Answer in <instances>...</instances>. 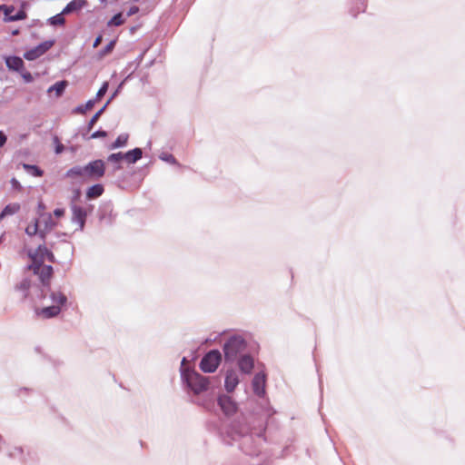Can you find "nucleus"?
<instances>
[{"label":"nucleus","instance_id":"1","mask_svg":"<svg viewBox=\"0 0 465 465\" xmlns=\"http://www.w3.org/2000/svg\"><path fill=\"white\" fill-rule=\"evenodd\" d=\"M217 404L226 417H231L226 430L221 435L223 441L236 446L248 456H258L265 443H274L271 437L276 424V411L268 403L248 401L242 407L230 395L222 393Z\"/></svg>","mask_w":465,"mask_h":465},{"label":"nucleus","instance_id":"2","mask_svg":"<svg viewBox=\"0 0 465 465\" xmlns=\"http://www.w3.org/2000/svg\"><path fill=\"white\" fill-rule=\"evenodd\" d=\"M38 277L39 282L35 283V299L44 301L47 297L52 304L42 308H35V312L38 317L49 320L57 317L64 310L67 309L68 298L60 290L51 288V279L54 275V268L50 264L33 272Z\"/></svg>","mask_w":465,"mask_h":465},{"label":"nucleus","instance_id":"3","mask_svg":"<svg viewBox=\"0 0 465 465\" xmlns=\"http://www.w3.org/2000/svg\"><path fill=\"white\" fill-rule=\"evenodd\" d=\"M186 361V358L183 357L181 361L180 372L183 382L194 394L206 391L210 384L209 378L200 374L193 369L185 367Z\"/></svg>","mask_w":465,"mask_h":465},{"label":"nucleus","instance_id":"4","mask_svg":"<svg viewBox=\"0 0 465 465\" xmlns=\"http://www.w3.org/2000/svg\"><path fill=\"white\" fill-rule=\"evenodd\" d=\"M105 173V163L102 159H96L89 162L87 164L81 166L75 165L68 169L65 177L98 180Z\"/></svg>","mask_w":465,"mask_h":465},{"label":"nucleus","instance_id":"5","mask_svg":"<svg viewBox=\"0 0 465 465\" xmlns=\"http://www.w3.org/2000/svg\"><path fill=\"white\" fill-rule=\"evenodd\" d=\"M248 351V342L241 334H232L229 336L223 345V353L226 363H232Z\"/></svg>","mask_w":465,"mask_h":465},{"label":"nucleus","instance_id":"6","mask_svg":"<svg viewBox=\"0 0 465 465\" xmlns=\"http://www.w3.org/2000/svg\"><path fill=\"white\" fill-rule=\"evenodd\" d=\"M223 354L218 349H212L202 358L199 367L204 373H213L221 364Z\"/></svg>","mask_w":465,"mask_h":465},{"label":"nucleus","instance_id":"7","mask_svg":"<svg viewBox=\"0 0 465 465\" xmlns=\"http://www.w3.org/2000/svg\"><path fill=\"white\" fill-rule=\"evenodd\" d=\"M266 382H267V374L264 371H261L254 374L252 380V389L253 393L261 399L259 403H268L270 402L268 399H266ZM258 402V401H256Z\"/></svg>","mask_w":465,"mask_h":465},{"label":"nucleus","instance_id":"8","mask_svg":"<svg viewBox=\"0 0 465 465\" xmlns=\"http://www.w3.org/2000/svg\"><path fill=\"white\" fill-rule=\"evenodd\" d=\"M55 41L53 39L44 41L35 45V47L25 51L23 56L27 61L36 60L37 58L45 54L49 49H51Z\"/></svg>","mask_w":465,"mask_h":465},{"label":"nucleus","instance_id":"9","mask_svg":"<svg viewBox=\"0 0 465 465\" xmlns=\"http://www.w3.org/2000/svg\"><path fill=\"white\" fill-rule=\"evenodd\" d=\"M14 11L15 6L12 5H0V12L4 14L3 21L5 23L21 21L27 17V13L23 8H19V10L13 15Z\"/></svg>","mask_w":465,"mask_h":465},{"label":"nucleus","instance_id":"10","mask_svg":"<svg viewBox=\"0 0 465 465\" xmlns=\"http://www.w3.org/2000/svg\"><path fill=\"white\" fill-rule=\"evenodd\" d=\"M235 361L242 374L250 375L252 373L255 367V361L254 357L249 351L243 353Z\"/></svg>","mask_w":465,"mask_h":465},{"label":"nucleus","instance_id":"11","mask_svg":"<svg viewBox=\"0 0 465 465\" xmlns=\"http://www.w3.org/2000/svg\"><path fill=\"white\" fill-rule=\"evenodd\" d=\"M35 283L28 278H24L19 283L15 286V290L23 293V299H35Z\"/></svg>","mask_w":465,"mask_h":465},{"label":"nucleus","instance_id":"12","mask_svg":"<svg viewBox=\"0 0 465 465\" xmlns=\"http://www.w3.org/2000/svg\"><path fill=\"white\" fill-rule=\"evenodd\" d=\"M72 210V223H77L79 230L83 231L86 223L87 213L86 211L76 204L71 205Z\"/></svg>","mask_w":465,"mask_h":465},{"label":"nucleus","instance_id":"13","mask_svg":"<svg viewBox=\"0 0 465 465\" xmlns=\"http://www.w3.org/2000/svg\"><path fill=\"white\" fill-rule=\"evenodd\" d=\"M240 383L239 376L234 369H228L224 377V389L228 393L235 391Z\"/></svg>","mask_w":465,"mask_h":465},{"label":"nucleus","instance_id":"14","mask_svg":"<svg viewBox=\"0 0 465 465\" xmlns=\"http://www.w3.org/2000/svg\"><path fill=\"white\" fill-rule=\"evenodd\" d=\"M25 448L21 446L15 445H5L2 449V451L5 452V455L11 460L19 461L21 463L22 457H24Z\"/></svg>","mask_w":465,"mask_h":465},{"label":"nucleus","instance_id":"15","mask_svg":"<svg viewBox=\"0 0 465 465\" xmlns=\"http://www.w3.org/2000/svg\"><path fill=\"white\" fill-rule=\"evenodd\" d=\"M44 218V228H39V239L45 242L47 234L57 225V223L53 220L51 213L40 214Z\"/></svg>","mask_w":465,"mask_h":465},{"label":"nucleus","instance_id":"16","mask_svg":"<svg viewBox=\"0 0 465 465\" xmlns=\"http://www.w3.org/2000/svg\"><path fill=\"white\" fill-rule=\"evenodd\" d=\"M5 63L10 71L16 73L23 71L25 67L23 59L20 56L15 54L5 56Z\"/></svg>","mask_w":465,"mask_h":465},{"label":"nucleus","instance_id":"17","mask_svg":"<svg viewBox=\"0 0 465 465\" xmlns=\"http://www.w3.org/2000/svg\"><path fill=\"white\" fill-rule=\"evenodd\" d=\"M116 214L114 213V205L111 201L104 203L99 208V219L101 221L108 220L112 223Z\"/></svg>","mask_w":465,"mask_h":465},{"label":"nucleus","instance_id":"18","mask_svg":"<svg viewBox=\"0 0 465 465\" xmlns=\"http://www.w3.org/2000/svg\"><path fill=\"white\" fill-rule=\"evenodd\" d=\"M87 5V0H72L63 8V15H68L74 13H79L83 8L86 7Z\"/></svg>","mask_w":465,"mask_h":465},{"label":"nucleus","instance_id":"19","mask_svg":"<svg viewBox=\"0 0 465 465\" xmlns=\"http://www.w3.org/2000/svg\"><path fill=\"white\" fill-rule=\"evenodd\" d=\"M27 256L32 260V262L26 265L25 270L35 272V270L36 271L45 265L44 264L43 256L39 255L35 250H29Z\"/></svg>","mask_w":465,"mask_h":465},{"label":"nucleus","instance_id":"20","mask_svg":"<svg viewBox=\"0 0 465 465\" xmlns=\"http://www.w3.org/2000/svg\"><path fill=\"white\" fill-rule=\"evenodd\" d=\"M123 156L128 164H134L143 157V150L139 147H135L124 153Z\"/></svg>","mask_w":465,"mask_h":465},{"label":"nucleus","instance_id":"21","mask_svg":"<svg viewBox=\"0 0 465 465\" xmlns=\"http://www.w3.org/2000/svg\"><path fill=\"white\" fill-rule=\"evenodd\" d=\"M24 457H22L21 464L23 465H37L38 463V455L37 453L31 450L30 448H25Z\"/></svg>","mask_w":465,"mask_h":465},{"label":"nucleus","instance_id":"22","mask_svg":"<svg viewBox=\"0 0 465 465\" xmlns=\"http://www.w3.org/2000/svg\"><path fill=\"white\" fill-rule=\"evenodd\" d=\"M104 192V185L101 183H95L87 188L85 197L87 200H92L101 196Z\"/></svg>","mask_w":465,"mask_h":465},{"label":"nucleus","instance_id":"23","mask_svg":"<svg viewBox=\"0 0 465 465\" xmlns=\"http://www.w3.org/2000/svg\"><path fill=\"white\" fill-rule=\"evenodd\" d=\"M35 251L39 255L43 256L44 261L46 259L51 263H54L56 262L54 254L47 248L45 242L39 244Z\"/></svg>","mask_w":465,"mask_h":465},{"label":"nucleus","instance_id":"24","mask_svg":"<svg viewBox=\"0 0 465 465\" xmlns=\"http://www.w3.org/2000/svg\"><path fill=\"white\" fill-rule=\"evenodd\" d=\"M123 154H124L123 152H118V153H111L108 155L107 161L109 163H114L113 173H114L116 171L121 170L123 168L122 164H121V162L124 160Z\"/></svg>","mask_w":465,"mask_h":465},{"label":"nucleus","instance_id":"25","mask_svg":"<svg viewBox=\"0 0 465 465\" xmlns=\"http://www.w3.org/2000/svg\"><path fill=\"white\" fill-rule=\"evenodd\" d=\"M20 208L21 205L18 203H8L4 207V209L0 213V221L5 218L6 216L15 214L16 213L19 212Z\"/></svg>","mask_w":465,"mask_h":465},{"label":"nucleus","instance_id":"26","mask_svg":"<svg viewBox=\"0 0 465 465\" xmlns=\"http://www.w3.org/2000/svg\"><path fill=\"white\" fill-rule=\"evenodd\" d=\"M367 0H352L350 13L356 17L360 13L365 12Z\"/></svg>","mask_w":465,"mask_h":465},{"label":"nucleus","instance_id":"27","mask_svg":"<svg viewBox=\"0 0 465 465\" xmlns=\"http://www.w3.org/2000/svg\"><path fill=\"white\" fill-rule=\"evenodd\" d=\"M67 84L65 80L57 81L47 89V93L54 92L55 95L59 97L64 93Z\"/></svg>","mask_w":465,"mask_h":465},{"label":"nucleus","instance_id":"28","mask_svg":"<svg viewBox=\"0 0 465 465\" xmlns=\"http://www.w3.org/2000/svg\"><path fill=\"white\" fill-rule=\"evenodd\" d=\"M128 138H129V135L127 134H119L117 136V138L114 140V142H113L110 144L109 149L114 150V149L124 147L127 144Z\"/></svg>","mask_w":465,"mask_h":465},{"label":"nucleus","instance_id":"29","mask_svg":"<svg viewBox=\"0 0 465 465\" xmlns=\"http://www.w3.org/2000/svg\"><path fill=\"white\" fill-rule=\"evenodd\" d=\"M23 168L28 174L34 177H41L44 174V171L35 164L24 163Z\"/></svg>","mask_w":465,"mask_h":465},{"label":"nucleus","instance_id":"30","mask_svg":"<svg viewBox=\"0 0 465 465\" xmlns=\"http://www.w3.org/2000/svg\"><path fill=\"white\" fill-rule=\"evenodd\" d=\"M64 15H63V11H61L60 13L49 17L47 19V23L53 26H63L65 25Z\"/></svg>","mask_w":465,"mask_h":465},{"label":"nucleus","instance_id":"31","mask_svg":"<svg viewBox=\"0 0 465 465\" xmlns=\"http://www.w3.org/2000/svg\"><path fill=\"white\" fill-rule=\"evenodd\" d=\"M107 108V106H105V104H104L103 107H101L92 117L91 119L89 120L88 124H87V130L86 132L89 133L90 131H92V129L94 128V124L97 123V121L99 120V118L101 117V115L104 113L105 109Z\"/></svg>","mask_w":465,"mask_h":465},{"label":"nucleus","instance_id":"32","mask_svg":"<svg viewBox=\"0 0 465 465\" xmlns=\"http://www.w3.org/2000/svg\"><path fill=\"white\" fill-rule=\"evenodd\" d=\"M95 104V100H88L84 104H79L73 109V113L74 114H85L87 111L91 110Z\"/></svg>","mask_w":465,"mask_h":465},{"label":"nucleus","instance_id":"33","mask_svg":"<svg viewBox=\"0 0 465 465\" xmlns=\"http://www.w3.org/2000/svg\"><path fill=\"white\" fill-rule=\"evenodd\" d=\"M124 23H125V18L124 17L123 13L119 12V13H116L115 15H114L109 19V21L107 22V26L108 27L120 26Z\"/></svg>","mask_w":465,"mask_h":465},{"label":"nucleus","instance_id":"34","mask_svg":"<svg viewBox=\"0 0 465 465\" xmlns=\"http://www.w3.org/2000/svg\"><path fill=\"white\" fill-rule=\"evenodd\" d=\"M25 233L32 237V236H37L39 238V220L37 218H35L34 221H33V223L32 224H29L25 230Z\"/></svg>","mask_w":465,"mask_h":465},{"label":"nucleus","instance_id":"35","mask_svg":"<svg viewBox=\"0 0 465 465\" xmlns=\"http://www.w3.org/2000/svg\"><path fill=\"white\" fill-rule=\"evenodd\" d=\"M117 43V39L111 40L103 49L98 52V57L103 58L112 53Z\"/></svg>","mask_w":465,"mask_h":465},{"label":"nucleus","instance_id":"36","mask_svg":"<svg viewBox=\"0 0 465 465\" xmlns=\"http://www.w3.org/2000/svg\"><path fill=\"white\" fill-rule=\"evenodd\" d=\"M159 159L172 165L181 166V164L172 153L163 152L159 154Z\"/></svg>","mask_w":465,"mask_h":465},{"label":"nucleus","instance_id":"37","mask_svg":"<svg viewBox=\"0 0 465 465\" xmlns=\"http://www.w3.org/2000/svg\"><path fill=\"white\" fill-rule=\"evenodd\" d=\"M129 78V76H127L124 80H123L117 86V88L114 90V92L110 95V97L108 98V100L106 101L105 103V106H108V104L120 94V92L122 91L126 80Z\"/></svg>","mask_w":465,"mask_h":465},{"label":"nucleus","instance_id":"38","mask_svg":"<svg viewBox=\"0 0 465 465\" xmlns=\"http://www.w3.org/2000/svg\"><path fill=\"white\" fill-rule=\"evenodd\" d=\"M107 132L102 129L94 131L90 136L86 137L85 134H83V137L85 140L90 139H98V138H105L107 136Z\"/></svg>","mask_w":465,"mask_h":465},{"label":"nucleus","instance_id":"39","mask_svg":"<svg viewBox=\"0 0 465 465\" xmlns=\"http://www.w3.org/2000/svg\"><path fill=\"white\" fill-rule=\"evenodd\" d=\"M108 86H109V84L107 82L103 83V84L97 91L95 97L93 99V100H95V103L100 101L105 95V94L108 90Z\"/></svg>","mask_w":465,"mask_h":465},{"label":"nucleus","instance_id":"40","mask_svg":"<svg viewBox=\"0 0 465 465\" xmlns=\"http://www.w3.org/2000/svg\"><path fill=\"white\" fill-rule=\"evenodd\" d=\"M54 142L55 144L54 153L56 154H61L64 151V145L59 141L57 136L54 138Z\"/></svg>","mask_w":465,"mask_h":465},{"label":"nucleus","instance_id":"41","mask_svg":"<svg viewBox=\"0 0 465 465\" xmlns=\"http://www.w3.org/2000/svg\"><path fill=\"white\" fill-rule=\"evenodd\" d=\"M19 74L25 83L29 84L34 81V77H33L32 74L30 72L26 71L25 68L23 71L19 72Z\"/></svg>","mask_w":465,"mask_h":465},{"label":"nucleus","instance_id":"42","mask_svg":"<svg viewBox=\"0 0 465 465\" xmlns=\"http://www.w3.org/2000/svg\"><path fill=\"white\" fill-rule=\"evenodd\" d=\"M140 11L139 7L137 5H132L126 12V16H132L136 15Z\"/></svg>","mask_w":465,"mask_h":465},{"label":"nucleus","instance_id":"43","mask_svg":"<svg viewBox=\"0 0 465 465\" xmlns=\"http://www.w3.org/2000/svg\"><path fill=\"white\" fill-rule=\"evenodd\" d=\"M10 183L12 185V188L15 190L20 191L22 189L20 182L15 178H12Z\"/></svg>","mask_w":465,"mask_h":465},{"label":"nucleus","instance_id":"44","mask_svg":"<svg viewBox=\"0 0 465 465\" xmlns=\"http://www.w3.org/2000/svg\"><path fill=\"white\" fill-rule=\"evenodd\" d=\"M30 391H32L31 389L27 388V387H22L20 389L17 390L16 391V395L18 397H22L23 394H28Z\"/></svg>","mask_w":465,"mask_h":465},{"label":"nucleus","instance_id":"45","mask_svg":"<svg viewBox=\"0 0 465 465\" xmlns=\"http://www.w3.org/2000/svg\"><path fill=\"white\" fill-rule=\"evenodd\" d=\"M102 41H103V35H102V34H99V35L95 37V39H94V43H93V47H94V48L98 47V45L102 43Z\"/></svg>","mask_w":465,"mask_h":465},{"label":"nucleus","instance_id":"46","mask_svg":"<svg viewBox=\"0 0 465 465\" xmlns=\"http://www.w3.org/2000/svg\"><path fill=\"white\" fill-rule=\"evenodd\" d=\"M64 208H55L54 210V215L57 218H60L62 216H64Z\"/></svg>","mask_w":465,"mask_h":465},{"label":"nucleus","instance_id":"47","mask_svg":"<svg viewBox=\"0 0 465 465\" xmlns=\"http://www.w3.org/2000/svg\"><path fill=\"white\" fill-rule=\"evenodd\" d=\"M7 141V136L2 131H0V148L3 147Z\"/></svg>","mask_w":465,"mask_h":465},{"label":"nucleus","instance_id":"48","mask_svg":"<svg viewBox=\"0 0 465 465\" xmlns=\"http://www.w3.org/2000/svg\"><path fill=\"white\" fill-rule=\"evenodd\" d=\"M37 207H38L39 215L44 214L42 212L45 209V203L42 201H40L37 204Z\"/></svg>","mask_w":465,"mask_h":465},{"label":"nucleus","instance_id":"49","mask_svg":"<svg viewBox=\"0 0 465 465\" xmlns=\"http://www.w3.org/2000/svg\"><path fill=\"white\" fill-rule=\"evenodd\" d=\"M35 25H42V23L39 19L33 20L31 25H29V27L35 26Z\"/></svg>","mask_w":465,"mask_h":465},{"label":"nucleus","instance_id":"50","mask_svg":"<svg viewBox=\"0 0 465 465\" xmlns=\"http://www.w3.org/2000/svg\"><path fill=\"white\" fill-rule=\"evenodd\" d=\"M20 34V30L19 29H15L11 32V35L13 36H15V35H18Z\"/></svg>","mask_w":465,"mask_h":465},{"label":"nucleus","instance_id":"51","mask_svg":"<svg viewBox=\"0 0 465 465\" xmlns=\"http://www.w3.org/2000/svg\"><path fill=\"white\" fill-rule=\"evenodd\" d=\"M288 450H289V447H288V446H286V447L283 449V450H282V457H283V456H285V455L287 454Z\"/></svg>","mask_w":465,"mask_h":465},{"label":"nucleus","instance_id":"52","mask_svg":"<svg viewBox=\"0 0 465 465\" xmlns=\"http://www.w3.org/2000/svg\"><path fill=\"white\" fill-rule=\"evenodd\" d=\"M147 0H132L131 2L132 3H139V4H142V3H144L146 2Z\"/></svg>","mask_w":465,"mask_h":465},{"label":"nucleus","instance_id":"53","mask_svg":"<svg viewBox=\"0 0 465 465\" xmlns=\"http://www.w3.org/2000/svg\"><path fill=\"white\" fill-rule=\"evenodd\" d=\"M57 236H58V237H60V236H61V237L67 236V233H66V232H58V233H57Z\"/></svg>","mask_w":465,"mask_h":465},{"label":"nucleus","instance_id":"54","mask_svg":"<svg viewBox=\"0 0 465 465\" xmlns=\"http://www.w3.org/2000/svg\"><path fill=\"white\" fill-rule=\"evenodd\" d=\"M143 54H141L138 56L137 60H138L139 62H141V61L143 60Z\"/></svg>","mask_w":465,"mask_h":465},{"label":"nucleus","instance_id":"55","mask_svg":"<svg viewBox=\"0 0 465 465\" xmlns=\"http://www.w3.org/2000/svg\"><path fill=\"white\" fill-rule=\"evenodd\" d=\"M26 5H27V4H26L25 2H24V3L21 5L20 8H23V9L25 10V6H26Z\"/></svg>","mask_w":465,"mask_h":465},{"label":"nucleus","instance_id":"56","mask_svg":"<svg viewBox=\"0 0 465 465\" xmlns=\"http://www.w3.org/2000/svg\"><path fill=\"white\" fill-rule=\"evenodd\" d=\"M151 144H152V142H151V141H149V142L147 143V146H148V147H151Z\"/></svg>","mask_w":465,"mask_h":465},{"label":"nucleus","instance_id":"57","mask_svg":"<svg viewBox=\"0 0 465 465\" xmlns=\"http://www.w3.org/2000/svg\"><path fill=\"white\" fill-rule=\"evenodd\" d=\"M101 3H106L107 0H99Z\"/></svg>","mask_w":465,"mask_h":465},{"label":"nucleus","instance_id":"58","mask_svg":"<svg viewBox=\"0 0 465 465\" xmlns=\"http://www.w3.org/2000/svg\"><path fill=\"white\" fill-rule=\"evenodd\" d=\"M210 341H211V340H210V339H206V340H205V342H206V343H207V342H210Z\"/></svg>","mask_w":465,"mask_h":465},{"label":"nucleus","instance_id":"59","mask_svg":"<svg viewBox=\"0 0 465 465\" xmlns=\"http://www.w3.org/2000/svg\"><path fill=\"white\" fill-rule=\"evenodd\" d=\"M135 30V27H132L131 31L134 32Z\"/></svg>","mask_w":465,"mask_h":465},{"label":"nucleus","instance_id":"60","mask_svg":"<svg viewBox=\"0 0 465 465\" xmlns=\"http://www.w3.org/2000/svg\"><path fill=\"white\" fill-rule=\"evenodd\" d=\"M49 245H50L51 247H53V246H54V242H50V243H49Z\"/></svg>","mask_w":465,"mask_h":465}]
</instances>
